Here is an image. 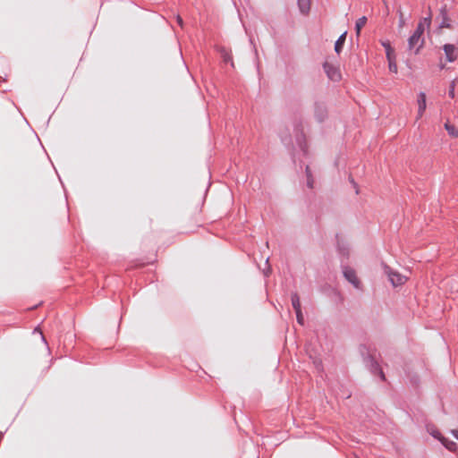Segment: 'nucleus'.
<instances>
[{
  "instance_id": "nucleus-15",
  "label": "nucleus",
  "mask_w": 458,
  "mask_h": 458,
  "mask_svg": "<svg viewBox=\"0 0 458 458\" xmlns=\"http://www.w3.org/2000/svg\"><path fill=\"white\" fill-rule=\"evenodd\" d=\"M291 299H292V305H293L294 310L296 311V310H301V309L300 297H299V295L296 293L292 294V298Z\"/></svg>"
},
{
  "instance_id": "nucleus-24",
  "label": "nucleus",
  "mask_w": 458,
  "mask_h": 458,
  "mask_svg": "<svg viewBox=\"0 0 458 458\" xmlns=\"http://www.w3.org/2000/svg\"><path fill=\"white\" fill-rule=\"evenodd\" d=\"M379 376L380 377L384 380L385 379V375H384V372L382 370L379 371Z\"/></svg>"
},
{
  "instance_id": "nucleus-7",
  "label": "nucleus",
  "mask_w": 458,
  "mask_h": 458,
  "mask_svg": "<svg viewBox=\"0 0 458 458\" xmlns=\"http://www.w3.org/2000/svg\"><path fill=\"white\" fill-rule=\"evenodd\" d=\"M314 115L318 122H322L327 116L326 106L322 104H315L314 106Z\"/></svg>"
},
{
  "instance_id": "nucleus-5",
  "label": "nucleus",
  "mask_w": 458,
  "mask_h": 458,
  "mask_svg": "<svg viewBox=\"0 0 458 458\" xmlns=\"http://www.w3.org/2000/svg\"><path fill=\"white\" fill-rule=\"evenodd\" d=\"M443 49L448 62H454L457 59V48L454 45L445 44L444 45Z\"/></svg>"
},
{
  "instance_id": "nucleus-20",
  "label": "nucleus",
  "mask_w": 458,
  "mask_h": 458,
  "mask_svg": "<svg viewBox=\"0 0 458 458\" xmlns=\"http://www.w3.org/2000/svg\"><path fill=\"white\" fill-rule=\"evenodd\" d=\"M429 433L436 438H437L439 441L441 440V438L443 437V436L441 435V433L437 430V429H428Z\"/></svg>"
},
{
  "instance_id": "nucleus-8",
  "label": "nucleus",
  "mask_w": 458,
  "mask_h": 458,
  "mask_svg": "<svg viewBox=\"0 0 458 458\" xmlns=\"http://www.w3.org/2000/svg\"><path fill=\"white\" fill-rule=\"evenodd\" d=\"M430 25V18H423L420 21V22L417 25V28L413 34L423 37V33L426 27H429Z\"/></svg>"
},
{
  "instance_id": "nucleus-9",
  "label": "nucleus",
  "mask_w": 458,
  "mask_h": 458,
  "mask_svg": "<svg viewBox=\"0 0 458 458\" xmlns=\"http://www.w3.org/2000/svg\"><path fill=\"white\" fill-rule=\"evenodd\" d=\"M310 4L311 0H298L300 11L304 14H307L310 12Z\"/></svg>"
},
{
  "instance_id": "nucleus-1",
  "label": "nucleus",
  "mask_w": 458,
  "mask_h": 458,
  "mask_svg": "<svg viewBox=\"0 0 458 458\" xmlns=\"http://www.w3.org/2000/svg\"><path fill=\"white\" fill-rule=\"evenodd\" d=\"M385 272L394 287L404 284L408 279V276L391 269L387 266L385 267Z\"/></svg>"
},
{
  "instance_id": "nucleus-13",
  "label": "nucleus",
  "mask_w": 458,
  "mask_h": 458,
  "mask_svg": "<svg viewBox=\"0 0 458 458\" xmlns=\"http://www.w3.org/2000/svg\"><path fill=\"white\" fill-rule=\"evenodd\" d=\"M445 128L450 136L454 138L458 137V129H456L454 125L451 124L449 122H446L445 123Z\"/></svg>"
},
{
  "instance_id": "nucleus-17",
  "label": "nucleus",
  "mask_w": 458,
  "mask_h": 458,
  "mask_svg": "<svg viewBox=\"0 0 458 458\" xmlns=\"http://www.w3.org/2000/svg\"><path fill=\"white\" fill-rule=\"evenodd\" d=\"M306 174H307V184H308V187L312 189L313 188L314 181H313L312 174H311V172H310V169L309 166L306 167Z\"/></svg>"
},
{
  "instance_id": "nucleus-21",
  "label": "nucleus",
  "mask_w": 458,
  "mask_h": 458,
  "mask_svg": "<svg viewBox=\"0 0 458 458\" xmlns=\"http://www.w3.org/2000/svg\"><path fill=\"white\" fill-rule=\"evenodd\" d=\"M405 25V20L403 12L399 11V28L402 29Z\"/></svg>"
},
{
  "instance_id": "nucleus-2",
  "label": "nucleus",
  "mask_w": 458,
  "mask_h": 458,
  "mask_svg": "<svg viewBox=\"0 0 458 458\" xmlns=\"http://www.w3.org/2000/svg\"><path fill=\"white\" fill-rule=\"evenodd\" d=\"M425 43L424 38L412 34L408 39L409 50H414V54H419L420 50L423 47Z\"/></svg>"
},
{
  "instance_id": "nucleus-16",
  "label": "nucleus",
  "mask_w": 458,
  "mask_h": 458,
  "mask_svg": "<svg viewBox=\"0 0 458 458\" xmlns=\"http://www.w3.org/2000/svg\"><path fill=\"white\" fill-rule=\"evenodd\" d=\"M387 61H388L389 71L391 72L397 73L398 68H397V64H396L395 56H394V57H392L390 59H387Z\"/></svg>"
},
{
  "instance_id": "nucleus-18",
  "label": "nucleus",
  "mask_w": 458,
  "mask_h": 458,
  "mask_svg": "<svg viewBox=\"0 0 458 458\" xmlns=\"http://www.w3.org/2000/svg\"><path fill=\"white\" fill-rule=\"evenodd\" d=\"M455 84H456V80H454L451 83H450V87H449V90H448V95L450 98H454L455 97V91H454V89H455Z\"/></svg>"
},
{
  "instance_id": "nucleus-23",
  "label": "nucleus",
  "mask_w": 458,
  "mask_h": 458,
  "mask_svg": "<svg viewBox=\"0 0 458 458\" xmlns=\"http://www.w3.org/2000/svg\"><path fill=\"white\" fill-rule=\"evenodd\" d=\"M453 435L458 439V430H452Z\"/></svg>"
},
{
  "instance_id": "nucleus-4",
  "label": "nucleus",
  "mask_w": 458,
  "mask_h": 458,
  "mask_svg": "<svg viewBox=\"0 0 458 458\" xmlns=\"http://www.w3.org/2000/svg\"><path fill=\"white\" fill-rule=\"evenodd\" d=\"M418 104V114L417 120L420 119L426 111L427 108V97L424 92H420L417 98Z\"/></svg>"
},
{
  "instance_id": "nucleus-22",
  "label": "nucleus",
  "mask_w": 458,
  "mask_h": 458,
  "mask_svg": "<svg viewBox=\"0 0 458 458\" xmlns=\"http://www.w3.org/2000/svg\"><path fill=\"white\" fill-rule=\"evenodd\" d=\"M176 20H177L178 24H179L181 27H182L183 21H182V17H181L180 15H177Z\"/></svg>"
},
{
  "instance_id": "nucleus-19",
  "label": "nucleus",
  "mask_w": 458,
  "mask_h": 458,
  "mask_svg": "<svg viewBox=\"0 0 458 458\" xmlns=\"http://www.w3.org/2000/svg\"><path fill=\"white\" fill-rule=\"evenodd\" d=\"M296 318H297V321L300 325H303L304 323V318H303V315H302V312H301V310H296Z\"/></svg>"
},
{
  "instance_id": "nucleus-25",
  "label": "nucleus",
  "mask_w": 458,
  "mask_h": 458,
  "mask_svg": "<svg viewBox=\"0 0 458 458\" xmlns=\"http://www.w3.org/2000/svg\"><path fill=\"white\" fill-rule=\"evenodd\" d=\"M224 60H225V63H226V62H227V60H228V57H227V55H226V54H225V55H224Z\"/></svg>"
},
{
  "instance_id": "nucleus-10",
  "label": "nucleus",
  "mask_w": 458,
  "mask_h": 458,
  "mask_svg": "<svg viewBox=\"0 0 458 458\" xmlns=\"http://www.w3.org/2000/svg\"><path fill=\"white\" fill-rule=\"evenodd\" d=\"M440 442L445 445L446 449H448L451 452H455L457 449V445L454 441H451L445 437H442Z\"/></svg>"
},
{
  "instance_id": "nucleus-12",
  "label": "nucleus",
  "mask_w": 458,
  "mask_h": 458,
  "mask_svg": "<svg viewBox=\"0 0 458 458\" xmlns=\"http://www.w3.org/2000/svg\"><path fill=\"white\" fill-rule=\"evenodd\" d=\"M382 46L385 47L386 49V58L387 59H390L394 56H395V54H394V48L391 47L390 43L388 41H386V42H382Z\"/></svg>"
},
{
  "instance_id": "nucleus-14",
  "label": "nucleus",
  "mask_w": 458,
  "mask_h": 458,
  "mask_svg": "<svg viewBox=\"0 0 458 458\" xmlns=\"http://www.w3.org/2000/svg\"><path fill=\"white\" fill-rule=\"evenodd\" d=\"M366 23H367V18L365 16H362L360 19H358V21H356V25H355V30H356L357 36L360 35L361 29L366 25Z\"/></svg>"
},
{
  "instance_id": "nucleus-11",
  "label": "nucleus",
  "mask_w": 458,
  "mask_h": 458,
  "mask_svg": "<svg viewBox=\"0 0 458 458\" xmlns=\"http://www.w3.org/2000/svg\"><path fill=\"white\" fill-rule=\"evenodd\" d=\"M346 34L347 32L344 31L335 42V50L337 54H339L342 51L343 46L345 42Z\"/></svg>"
},
{
  "instance_id": "nucleus-3",
  "label": "nucleus",
  "mask_w": 458,
  "mask_h": 458,
  "mask_svg": "<svg viewBox=\"0 0 458 458\" xmlns=\"http://www.w3.org/2000/svg\"><path fill=\"white\" fill-rule=\"evenodd\" d=\"M324 70L331 81H338L341 80V72L339 69L328 62L324 64Z\"/></svg>"
},
{
  "instance_id": "nucleus-6",
  "label": "nucleus",
  "mask_w": 458,
  "mask_h": 458,
  "mask_svg": "<svg viewBox=\"0 0 458 458\" xmlns=\"http://www.w3.org/2000/svg\"><path fill=\"white\" fill-rule=\"evenodd\" d=\"M344 276L355 287H359L360 281H359V279H358V277L356 276L355 271L352 268L346 267L344 270Z\"/></svg>"
}]
</instances>
